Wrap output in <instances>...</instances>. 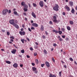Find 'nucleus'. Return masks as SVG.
I'll list each match as a JSON object with an SVG mask.
<instances>
[{
	"instance_id": "obj_1",
	"label": "nucleus",
	"mask_w": 77,
	"mask_h": 77,
	"mask_svg": "<svg viewBox=\"0 0 77 77\" xmlns=\"http://www.w3.org/2000/svg\"><path fill=\"white\" fill-rule=\"evenodd\" d=\"M59 6L58 5L55 4V6L53 8V9L54 11H59Z\"/></svg>"
},
{
	"instance_id": "obj_2",
	"label": "nucleus",
	"mask_w": 77,
	"mask_h": 77,
	"mask_svg": "<svg viewBox=\"0 0 77 77\" xmlns=\"http://www.w3.org/2000/svg\"><path fill=\"white\" fill-rule=\"evenodd\" d=\"M8 12V9H5V10H4L2 11L3 15H6Z\"/></svg>"
},
{
	"instance_id": "obj_3",
	"label": "nucleus",
	"mask_w": 77,
	"mask_h": 77,
	"mask_svg": "<svg viewBox=\"0 0 77 77\" xmlns=\"http://www.w3.org/2000/svg\"><path fill=\"white\" fill-rule=\"evenodd\" d=\"M64 9L66 10L67 11H70V8L68 5H66L64 7Z\"/></svg>"
},
{
	"instance_id": "obj_4",
	"label": "nucleus",
	"mask_w": 77,
	"mask_h": 77,
	"mask_svg": "<svg viewBox=\"0 0 77 77\" xmlns=\"http://www.w3.org/2000/svg\"><path fill=\"white\" fill-rule=\"evenodd\" d=\"M9 23L10 24H12V25H13L14 24H15V22H14V19H12L9 20Z\"/></svg>"
},
{
	"instance_id": "obj_5",
	"label": "nucleus",
	"mask_w": 77,
	"mask_h": 77,
	"mask_svg": "<svg viewBox=\"0 0 77 77\" xmlns=\"http://www.w3.org/2000/svg\"><path fill=\"white\" fill-rule=\"evenodd\" d=\"M39 5L41 7H43L44 6V2L42 1H40L39 3Z\"/></svg>"
},
{
	"instance_id": "obj_6",
	"label": "nucleus",
	"mask_w": 77,
	"mask_h": 77,
	"mask_svg": "<svg viewBox=\"0 0 77 77\" xmlns=\"http://www.w3.org/2000/svg\"><path fill=\"white\" fill-rule=\"evenodd\" d=\"M53 23H57L58 24L59 23V22H60V20H57L56 19H54L53 20Z\"/></svg>"
},
{
	"instance_id": "obj_7",
	"label": "nucleus",
	"mask_w": 77,
	"mask_h": 77,
	"mask_svg": "<svg viewBox=\"0 0 77 77\" xmlns=\"http://www.w3.org/2000/svg\"><path fill=\"white\" fill-rule=\"evenodd\" d=\"M13 26H14V27L16 28V29H19V26H18V25H17V24H15V23L14 24H13Z\"/></svg>"
},
{
	"instance_id": "obj_8",
	"label": "nucleus",
	"mask_w": 77,
	"mask_h": 77,
	"mask_svg": "<svg viewBox=\"0 0 77 77\" xmlns=\"http://www.w3.org/2000/svg\"><path fill=\"white\" fill-rule=\"evenodd\" d=\"M32 26H34L35 27H37L38 26V25L36 23H33L32 24Z\"/></svg>"
},
{
	"instance_id": "obj_9",
	"label": "nucleus",
	"mask_w": 77,
	"mask_h": 77,
	"mask_svg": "<svg viewBox=\"0 0 77 77\" xmlns=\"http://www.w3.org/2000/svg\"><path fill=\"white\" fill-rule=\"evenodd\" d=\"M19 33L21 36H22V35H25V32L24 31H20L19 32Z\"/></svg>"
},
{
	"instance_id": "obj_10",
	"label": "nucleus",
	"mask_w": 77,
	"mask_h": 77,
	"mask_svg": "<svg viewBox=\"0 0 77 77\" xmlns=\"http://www.w3.org/2000/svg\"><path fill=\"white\" fill-rule=\"evenodd\" d=\"M17 51V50L16 49H13L11 51L12 53L13 54H15L16 52Z\"/></svg>"
},
{
	"instance_id": "obj_11",
	"label": "nucleus",
	"mask_w": 77,
	"mask_h": 77,
	"mask_svg": "<svg viewBox=\"0 0 77 77\" xmlns=\"http://www.w3.org/2000/svg\"><path fill=\"white\" fill-rule=\"evenodd\" d=\"M61 37L59 35L57 37V38L58 39V40L60 41H61L62 42V41H63V40L62 39V38H60Z\"/></svg>"
},
{
	"instance_id": "obj_12",
	"label": "nucleus",
	"mask_w": 77,
	"mask_h": 77,
	"mask_svg": "<svg viewBox=\"0 0 77 77\" xmlns=\"http://www.w3.org/2000/svg\"><path fill=\"white\" fill-rule=\"evenodd\" d=\"M40 30L42 31H44V26L42 25L41 26Z\"/></svg>"
},
{
	"instance_id": "obj_13",
	"label": "nucleus",
	"mask_w": 77,
	"mask_h": 77,
	"mask_svg": "<svg viewBox=\"0 0 77 77\" xmlns=\"http://www.w3.org/2000/svg\"><path fill=\"white\" fill-rule=\"evenodd\" d=\"M13 66L14 68H17L18 67V64H17V63H15L13 65Z\"/></svg>"
},
{
	"instance_id": "obj_14",
	"label": "nucleus",
	"mask_w": 77,
	"mask_h": 77,
	"mask_svg": "<svg viewBox=\"0 0 77 77\" xmlns=\"http://www.w3.org/2000/svg\"><path fill=\"white\" fill-rule=\"evenodd\" d=\"M31 14L34 17V18H36V15H35V14L34 12H32Z\"/></svg>"
},
{
	"instance_id": "obj_15",
	"label": "nucleus",
	"mask_w": 77,
	"mask_h": 77,
	"mask_svg": "<svg viewBox=\"0 0 77 77\" xmlns=\"http://www.w3.org/2000/svg\"><path fill=\"white\" fill-rule=\"evenodd\" d=\"M45 64L47 67H50V64L48 62H45Z\"/></svg>"
},
{
	"instance_id": "obj_16",
	"label": "nucleus",
	"mask_w": 77,
	"mask_h": 77,
	"mask_svg": "<svg viewBox=\"0 0 77 77\" xmlns=\"http://www.w3.org/2000/svg\"><path fill=\"white\" fill-rule=\"evenodd\" d=\"M69 5L71 6H73V2L71 1H70Z\"/></svg>"
},
{
	"instance_id": "obj_17",
	"label": "nucleus",
	"mask_w": 77,
	"mask_h": 77,
	"mask_svg": "<svg viewBox=\"0 0 77 77\" xmlns=\"http://www.w3.org/2000/svg\"><path fill=\"white\" fill-rule=\"evenodd\" d=\"M14 14L15 15H17V16H19V14H18V13H17V12L16 11H14Z\"/></svg>"
},
{
	"instance_id": "obj_18",
	"label": "nucleus",
	"mask_w": 77,
	"mask_h": 77,
	"mask_svg": "<svg viewBox=\"0 0 77 77\" xmlns=\"http://www.w3.org/2000/svg\"><path fill=\"white\" fill-rule=\"evenodd\" d=\"M26 5V3H25V2H23L21 3V5L22 6H24V5Z\"/></svg>"
},
{
	"instance_id": "obj_19",
	"label": "nucleus",
	"mask_w": 77,
	"mask_h": 77,
	"mask_svg": "<svg viewBox=\"0 0 77 77\" xmlns=\"http://www.w3.org/2000/svg\"><path fill=\"white\" fill-rule=\"evenodd\" d=\"M67 29L68 30H71V27L69 26H67Z\"/></svg>"
},
{
	"instance_id": "obj_20",
	"label": "nucleus",
	"mask_w": 77,
	"mask_h": 77,
	"mask_svg": "<svg viewBox=\"0 0 77 77\" xmlns=\"http://www.w3.org/2000/svg\"><path fill=\"white\" fill-rule=\"evenodd\" d=\"M53 32H55V33H58V31L56 30L55 29L53 30Z\"/></svg>"
},
{
	"instance_id": "obj_21",
	"label": "nucleus",
	"mask_w": 77,
	"mask_h": 77,
	"mask_svg": "<svg viewBox=\"0 0 77 77\" xmlns=\"http://www.w3.org/2000/svg\"><path fill=\"white\" fill-rule=\"evenodd\" d=\"M69 23L71 25H72V24H74V22H73V21H72V20H71L69 22Z\"/></svg>"
},
{
	"instance_id": "obj_22",
	"label": "nucleus",
	"mask_w": 77,
	"mask_h": 77,
	"mask_svg": "<svg viewBox=\"0 0 77 77\" xmlns=\"http://www.w3.org/2000/svg\"><path fill=\"white\" fill-rule=\"evenodd\" d=\"M32 71H36V68L35 67H33L32 68Z\"/></svg>"
},
{
	"instance_id": "obj_23",
	"label": "nucleus",
	"mask_w": 77,
	"mask_h": 77,
	"mask_svg": "<svg viewBox=\"0 0 77 77\" xmlns=\"http://www.w3.org/2000/svg\"><path fill=\"white\" fill-rule=\"evenodd\" d=\"M6 63H8V64H11V62L9 61H6Z\"/></svg>"
},
{
	"instance_id": "obj_24",
	"label": "nucleus",
	"mask_w": 77,
	"mask_h": 77,
	"mask_svg": "<svg viewBox=\"0 0 77 77\" xmlns=\"http://www.w3.org/2000/svg\"><path fill=\"white\" fill-rule=\"evenodd\" d=\"M71 12L72 14H74V12H75V10L74 9H72L71 10Z\"/></svg>"
},
{
	"instance_id": "obj_25",
	"label": "nucleus",
	"mask_w": 77,
	"mask_h": 77,
	"mask_svg": "<svg viewBox=\"0 0 77 77\" xmlns=\"http://www.w3.org/2000/svg\"><path fill=\"white\" fill-rule=\"evenodd\" d=\"M35 62L36 63H37V64H38V63H39V61L38 59H36L35 60Z\"/></svg>"
},
{
	"instance_id": "obj_26",
	"label": "nucleus",
	"mask_w": 77,
	"mask_h": 77,
	"mask_svg": "<svg viewBox=\"0 0 77 77\" xmlns=\"http://www.w3.org/2000/svg\"><path fill=\"white\" fill-rule=\"evenodd\" d=\"M61 30L62 32H65V29L64 28H61Z\"/></svg>"
},
{
	"instance_id": "obj_27",
	"label": "nucleus",
	"mask_w": 77,
	"mask_h": 77,
	"mask_svg": "<svg viewBox=\"0 0 77 77\" xmlns=\"http://www.w3.org/2000/svg\"><path fill=\"white\" fill-rule=\"evenodd\" d=\"M23 10L25 12H27V11H28V9H27V8H23Z\"/></svg>"
},
{
	"instance_id": "obj_28",
	"label": "nucleus",
	"mask_w": 77,
	"mask_h": 77,
	"mask_svg": "<svg viewBox=\"0 0 77 77\" xmlns=\"http://www.w3.org/2000/svg\"><path fill=\"white\" fill-rule=\"evenodd\" d=\"M43 52L45 54H47V51L45 49H44Z\"/></svg>"
},
{
	"instance_id": "obj_29",
	"label": "nucleus",
	"mask_w": 77,
	"mask_h": 77,
	"mask_svg": "<svg viewBox=\"0 0 77 77\" xmlns=\"http://www.w3.org/2000/svg\"><path fill=\"white\" fill-rule=\"evenodd\" d=\"M24 8H28V6L27 5L25 4L23 6Z\"/></svg>"
},
{
	"instance_id": "obj_30",
	"label": "nucleus",
	"mask_w": 77,
	"mask_h": 77,
	"mask_svg": "<svg viewBox=\"0 0 77 77\" xmlns=\"http://www.w3.org/2000/svg\"><path fill=\"white\" fill-rule=\"evenodd\" d=\"M58 33L59 35H62V31H59Z\"/></svg>"
},
{
	"instance_id": "obj_31",
	"label": "nucleus",
	"mask_w": 77,
	"mask_h": 77,
	"mask_svg": "<svg viewBox=\"0 0 77 77\" xmlns=\"http://www.w3.org/2000/svg\"><path fill=\"white\" fill-rule=\"evenodd\" d=\"M33 5L34 7H36V6H37V5H36V4L34 3H33Z\"/></svg>"
},
{
	"instance_id": "obj_32",
	"label": "nucleus",
	"mask_w": 77,
	"mask_h": 77,
	"mask_svg": "<svg viewBox=\"0 0 77 77\" xmlns=\"http://www.w3.org/2000/svg\"><path fill=\"white\" fill-rule=\"evenodd\" d=\"M62 72H59V77H61L62 75Z\"/></svg>"
},
{
	"instance_id": "obj_33",
	"label": "nucleus",
	"mask_w": 77,
	"mask_h": 77,
	"mask_svg": "<svg viewBox=\"0 0 77 77\" xmlns=\"http://www.w3.org/2000/svg\"><path fill=\"white\" fill-rule=\"evenodd\" d=\"M21 52L22 53H24V50L23 49L21 50Z\"/></svg>"
},
{
	"instance_id": "obj_34",
	"label": "nucleus",
	"mask_w": 77,
	"mask_h": 77,
	"mask_svg": "<svg viewBox=\"0 0 77 77\" xmlns=\"http://www.w3.org/2000/svg\"><path fill=\"white\" fill-rule=\"evenodd\" d=\"M21 42H22V43H23V44H24V39H22L21 40Z\"/></svg>"
},
{
	"instance_id": "obj_35",
	"label": "nucleus",
	"mask_w": 77,
	"mask_h": 77,
	"mask_svg": "<svg viewBox=\"0 0 77 77\" xmlns=\"http://www.w3.org/2000/svg\"><path fill=\"white\" fill-rule=\"evenodd\" d=\"M10 38H11V39H15V38H14V37L13 36H12L10 37Z\"/></svg>"
},
{
	"instance_id": "obj_36",
	"label": "nucleus",
	"mask_w": 77,
	"mask_h": 77,
	"mask_svg": "<svg viewBox=\"0 0 77 77\" xmlns=\"http://www.w3.org/2000/svg\"><path fill=\"white\" fill-rule=\"evenodd\" d=\"M52 60L54 62H55V60H54V58L52 57Z\"/></svg>"
},
{
	"instance_id": "obj_37",
	"label": "nucleus",
	"mask_w": 77,
	"mask_h": 77,
	"mask_svg": "<svg viewBox=\"0 0 77 77\" xmlns=\"http://www.w3.org/2000/svg\"><path fill=\"white\" fill-rule=\"evenodd\" d=\"M69 60L70 61H73V59H72V58L71 57H70L69 58Z\"/></svg>"
},
{
	"instance_id": "obj_38",
	"label": "nucleus",
	"mask_w": 77,
	"mask_h": 77,
	"mask_svg": "<svg viewBox=\"0 0 77 77\" xmlns=\"http://www.w3.org/2000/svg\"><path fill=\"white\" fill-rule=\"evenodd\" d=\"M42 37L43 38V39H45L46 38V37L44 35H43L42 36Z\"/></svg>"
},
{
	"instance_id": "obj_39",
	"label": "nucleus",
	"mask_w": 77,
	"mask_h": 77,
	"mask_svg": "<svg viewBox=\"0 0 77 77\" xmlns=\"http://www.w3.org/2000/svg\"><path fill=\"white\" fill-rule=\"evenodd\" d=\"M53 19H54V20H56L57 19V17L55 16H54L53 17Z\"/></svg>"
},
{
	"instance_id": "obj_40",
	"label": "nucleus",
	"mask_w": 77,
	"mask_h": 77,
	"mask_svg": "<svg viewBox=\"0 0 77 77\" xmlns=\"http://www.w3.org/2000/svg\"><path fill=\"white\" fill-rule=\"evenodd\" d=\"M53 46H54V47H56V46H57V45L56 43H54Z\"/></svg>"
},
{
	"instance_id": "obj_41",
	"label": "nucleus",
	"mask_w": 77,
	"mask_h": 77,
	"mask_svg": "<svg viewBox=\"0 0 77 77\" xmlns=\"http://www.w3.org/2000/svg\"><path fill=\"white\" fill-rule=\"evenodd\" d=\"M44 65H45V64H42L41 65V67H42V68L44 67Z\"/></svg>"
},
{
	"instance_id": "obj_42",
	"label": "nucleus",
	"mask_w": 77,
	"mask_h": 77,
	"mask_svg": "<svg viewBox=\"0 0 77 77\" xmlns=\"http://www.w3.org/2000/svg\"><path fill=\"white\" fill-rule=\"evenodd\" d=\"M31 30H35V27H34L33 26H32L31 27Z\"/></svg>"
},
{
	"instance_id": "obj_43",
	"label": "nucleus",
	"mask_w": 77,
	"mask_h": 77,
	"mask_svg": "<svg viewBox=\"0 0 77 77\" xmlns=\"http://www.w3.org/2000/svg\"><path fill=\"white\" fill-rule=\"evenodd\" d=\"M53 75L51 73L50 74L49 77H53Z\"/></svg>"
},
{
	"instance_id": "obj_44",
	"label": "nucleus",
	"mask_w": 77,
	"mask_h": 77,
	"mask_svg": "<svg viewBox=\"0 0 77 77\" xmlns=\"http://www.w3.org/2000/svg\"><path fill=\"white\" fill-rule=\"evenodd\" d=\"M34 71H35L34 72L35 74H38V70H36Z\"/></svg>"
},
{
	"instance_id": "obj_45",
	"label": "nucleus",
	"mask_w": 77,
	"mask_h": 77,
	"mask_svg": "<svg viewBox=\"0 0 77 77\" xmlns=\"http://www.w3.org/2000/svg\"><path fill=\"white\" fill-rule=\"evenodd\" d=\"M34 56H36L37 55V53L36 52H35V53H34Z\"/></svg>"
},
{
	"instance_id": "obj_46",
	"label": "nucleus",
	"mask_w": 77,
	"mask_h": 77,
	"mask_svg": "<svg viewBox=\"0 0 77 77\" xmlns=\"http://www.w3.org/2000/svg\"><path fill=\"white\" fill-rule=\"evenodd\" d=\"M30 49L31 50V51H33V49L32 47H30Z\"/></svg>"
},
{
	"instance_id": "obj_47",
	"label": "nucleus",
	"mask_w": 77,
	"mask_h": 77,
	"mask_svg": "<svg viewBox=\"0 0 77 77\" xmlns=\"http://www.w3.org/2000/svg\"><path fill=\"white\" fill-rule=\"evenodd\" d=\"M7 35H10V33H9V32H7Z\"/></svg>"
},
{
	"instance_id": "obj_48",
	"label": "nucleus",
	"mask_w": 77,
	"mask_h": 77,
	"mask_svg": "<svg viewBox=\"0 0 77 77\" xmlns=\"http://www.w3.org/2000/svg\"><path fill=\"white\" fill-rule=\"evenodd\" d=\"M49 24H53V22L51 21H50L49 22Z\"/></svg>"
},
{
	"instance_id": "obj_49",
	"label": "nucleus",
	"mask_w": 77,
	"mask_h": 77,
	"mask_svg": "<svg viewBox=\"0 0 77 77\" xmlns=\"http://www.w3.org/2000/svg\"><path fill=\"white\" fill-rule=\"evenodd\" d=\"M63 15H66V13H65V12H63Z\"/></svg>"
},
{
	"instance_id": "obj_50",
	"label": "nucleus",
	"mask_w": 77,
	"mask_h": 77,
	"mask_svg": "<svg viewBox=\"0 0 77 77\" xmlns=\"http://www.w3.org/2000/svg\"><path fill=\"white\" fill-rule=\"evenodd\" d=\"M26 38L27 41H30V39H29V38Z\"/></svg>"
},
{
	"instance_id": "obj_51",
	"label": "nucleus",
	"mask_w": 77,
	"mask_h": 77,
	"mask_svg": "<svg viewBox=\"0 0 77 77\" xmlns=\"http://www.w3.org/2000/svg\"><path fill=\"white\" fill-rule=\"evenodd\" d=\"M28 30L29 32H31L32 31V30H31V29H30V28H28Z\"/></svg>"
},
{
	"instance_id": "obj_52",
	"label": "nucleus",
	"mask_w": 77,
	"mask_h": 77,
	"mask_svg": "<svg viewBox=\"0 0 77 77\" xmlns=\"http://www.w3.org/2000/svg\"><path fill=\"white\" fill-rule=\"evenodd\" d=\"M11 12V10H8V14H10Z\"/></svg>"
},
{
	"instance_id": "obj_53",
	"label": "nucleus",
	"mask_w": 77,
	"mask_h": 77,
	"mask_svg": "<svg viewBox=\"0 0 77 77\" xmlns=\"http://www.w3.org/2000/svg\"><path fill=\"white\" fill-rule=\"evenodd\" d=\"M32 66H35V63H32Z\"/></svg>"
},
{
	"instance_id": "obj_54",
	"label": "nucleus",
	"mask_w": 77,
	"mask_h": 77,
	"mask_svg": "<svg viewBox=\"0 0 77 77\" xmlns=\"http://www.w3.org/2000/svg\"><path fill=\"white\" fill-rule=\"evenodd\" d=\"M62 37L63 38H65V35H62Z\"/></svg>"
},
{
	"instance_id": "obj_55",
	"label": "nucleus",
	"mask_w": 77,
	"mask_h": 77,
	"mask_svg": "<svg viewBox=\"0 0 77 77\" xmlns=\"http://www.w3.org/2000/svg\"><path fill=\"white\" fill-rule=\"evenodd\" d=\"M45 33L47 35H48V32L47 31H45Z\"/></svg>"
},
{
	"instance_id": "obj_56",
	"label": "nucleus",
	"mask_w": 77,
	"mask_h": 77,
	"mask_svg": "<svg viewBox=\"0 0 77 77\" xmlns=\"http://www.w3.org/2000/svg\"><path fill=\"white\" fill-rule=\"evenodd\" d=\"M27 58H30V56L28 55H27L26 56Z\"/></svg>"
},
{
	"instance_id": "obj_57",
	"label": "nucleus",
	"mask_w": 77,
	"mask_h": 77,
	"mask_svg": "<svg viewBox=\"0 0 77 77\" xmlns=\"http://www.w3.org/2000/svg\"><path fill=\"white\" fill-rule=\"evenodd\" d=\"M9 44H11L12 45V44H13V43H12V42H9Z\"/></svg>"
},
{
	"instance_id": "obj_58",
	"label": "nucleus",
	"mask_w": 77,
	"mask_h": 77,
	"mask_svg": "<svg viewBox=\"0 0 77 77\" xmlns=\"http://www.w3.org/2000/svg\"><path fill=\"white\" fill-rule=\"evenodd\" d=\"M10 41H11V42H14V40H13V39H11Z\"/></svg>"
},
{
	"instance_id": "obj_59",
	"label": "nucleus",
	"mask_w": 77,
	"mask_h": 77,
	"mask_svg": "<svg viewBox=\"0 0 77 77\" xmlns=\"http://www.w3.org/2000/svg\"><path fill=\"white\" fill-rule=\"evenodd\" d=\"M69 40V38H66V41H68V40Z\"/></svg>"
},
{
	"instance_id": "obj_60",
	"label": "nucleus",
	"mask_w": 77,
	"mask_h": 77,
	"mask_svg": "<svg viewBox=\"0 0 77 77\" xmlns=\"http://www.w3.org/2000/svg\"><path fill=\"white\" fill-rule=\"evenodd\" d=\"M2 32H5V30L2 29Z\"/></svg>"
},
{
	"instance_id": "obj_61",
	"label": "nucleus",
	"mask_w": 77,
	"mask_h": 77,
	"mask_svg": "<svg viewBox=\"0 0 77 77\" xmlns=\"http://www.w3.org/2000/svg\"><path fill=\"white\" fill-rule=\"evenodd\" d=\"M20 67H22L23 66V64H21V65H20Z\"/></svg>"
},
{
	"instance_id": "obj_62",
	"label": "nucleus",
	"mask_w": 77,
	"mask_h": 77,
	"mask_svg": "<svg viewBox=\"0 0 77 77\" xmlns=\"http://www.w3.org/2000/svg\"><path fill=\"white\" fill-rule=\"evenodd\" d=\"M15 23L16 24L18 23V21H17V20H15Z\"/></svg>"
},
{
	"instance_id": "obj_63",
	"label": "nucleus",
	"mask_w": 77,
	"mask_h": 77,
	"mask_svg": "<svg viewBox=\"0 0 77 77\" xmlns=\"http://www.w3.org/2000/svg\"><path fill=\"white\" fill-rule=\"evenodd\" d=\"M1 50L2 51H5V50L4 49H1Z\"/></svg>"
},
{
	"instance_id": "obj_64",
	"label": "nucleus",
	"mask_w": 77,
	"mask_h": 77,
	"mask_svg": "<svg viewBox=\"0 0 77 77\" xmlns=\"http://www.w3.org/2000/svg\"><path fill=\"white\" fill-rule=\"evenodd\" d=\"M52 77H56V75H53Z\"/></svg>"
}]
</instances>
